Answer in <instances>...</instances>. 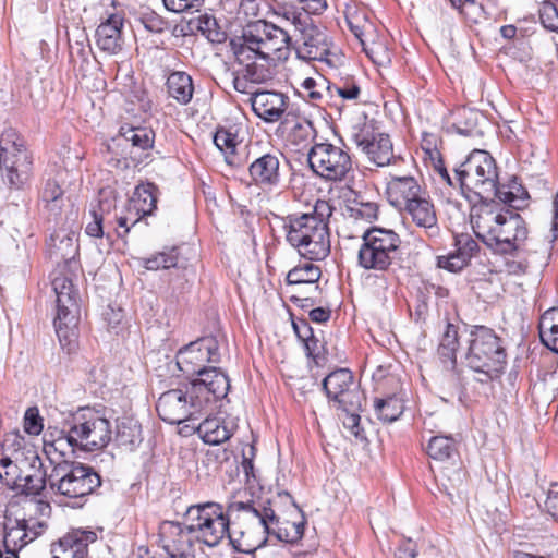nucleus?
<instances>
[{
    "instance_id": "obj_50",
    "label": "nucleus",
    "mask_w": 558,
    "mask_h": 558,
    "mask_svg": "<svg viewBox=\"0 0 558 558\" xmlns=\"http://www.w3.org/2000/svg\"><path fill=\"white\" fill-rule=\"evenodd\" d=\"M326 89L330 96L337 94L345 100L356 99L361 92L360 86L352 80H347L339 83L327 82Z\"/></svg>"
},
{
    "instance_id": "obj_44",
    "label": "nucleus",
    "mask_w": 558,
    "mask_h": 558,
    "mask_svg": "<svg viewBox=\"0 0 558 558\" xmlns=\"http://www.w3.org/2000/svg\"><path fill=\"white\" fill-rule=\"evenodd\" d=\"M307 260L304 264L298 265L292 268L286 278L288 284H302V283H316L320 276V268Z\"/></svg>"
},
{
    "instance_id": "obj_52",
    "label": "nucleus",
    "mask_w": 558,
    "mask_h": 558,
    "mask_svg": "<svg viewBox=\"0 0 558 558\" xmlns=\"http://www.w3.org/2000/svg\"><path fill=\"white\" fill-rule=\"evenodd\" d=\"M362 46L363 50L375 64L379 66H385L390 63V51L388 50L384 43H373L369 47H367L366 44Z\"/></svg>"
},
{
    "instance_id": "obj_41",
    "label": "nucleus",
    "mask_w": 558,
    "mask_h": 558,
    "mask_svg": "<svg viewBox=\"0 0 558 558\" xmlns=\"http://www.w3.org/2000/svg\"><path fill=\"white\" fill-rule=\"evenodd\" d=\"M142 427L136 422H123L118 425L116 442L128 451H133L142 442Z\"/></svg>"
},
{
    "instance_id": "obj_43",
    "label": "nucleus",
    "mask_w": 558,
    "mask_h": 558,
    "mask_svg": "<svg viewBox=\"0 0 558 558\" xmlns=\"http://www.w3.org/2000/svg\"><path fill=\"white\" fill-rule=\"evenodd\" d=\"M457 453V441L452 436H434L427 445V454L434 460H448Z\"/></svg>"
},
{
    "instance_id": "obj_53",
    "label": "nucleus",
    "mask_w": 558,
    "mask_h": 558,
    "mask_svg": "<svg viewBox=\"0 0 558 558\" xmlns=\"http://www.w3.org/2000/svg\"><path fill=\"white\" fill-rule=\"evenodd\" d=\"M539 20L546 29L558 33V9L554 3L549 1L542 3Z\"/></svg>"
},
{
    "instance_id": "obj_10",
    "label": "nucleus",
    "mask_w": 558,
    "mask_h": 558,
    "mask_svg": "<svg viewBox=\"0 0 558 558\" xmlns=\"http://www.w3.org/2000/svg\"><path fill=\"white\" fill-rule=\"evenodd\" d=\"M52 287L57 295V316L53 320L56 333L62 349L71 353L77 343L78 293L65 276H57Z\"/></svg>"
},
{
    "instance_id": "obj_25",
    "label": "nucleus",
    "mask_w": 558,
    "mask_h": 558,
    "mask_svg": "<svg viewBox=\"0 0 558 558\" xmlns=\"http://www.w3.org/2000/svg\"><path fill=\"white\" fill-rule=\"evenodd\" d=\"M386 192L390 204L400 210L425 194L416 179L411 175L391 177Z\"/></svg>"
},
{
    "instance_id": "obj_8",
    "label": "nucleus",
    "mask_w": 558,
    "mask_h": 558,
    "mask_svg": "<svg viewBox=\"0 0 558 558\" xmlns=\"http://www.w3.org/2000/svg\"><path fill=\"white\" fill-rule=\"evenodd\" d=\"M456 182L466 197L473 194L480 202L494 201L498 172L495 159L486 150L474 149L454 170Z\"/></svg>"
},
{
    "instance_id": "obj_16",
    "label": "nucleus",
    "mask_w": 558,
    "mask_h": 558,
    "mask_svg": "<svg viewBox=\"0 0 558 558\" xmlns=\"http://www.w3.org/2000/svg\"><path fill=\"white\" fill-rule=\"evenodd\" d=\"M323 389L329 400L342 411H361L364 393L354 381L353 374L348 368L331 372L323 380Z\"/></svg>"
},
{
    "instance_id": "obj_58",
    "label": "nucleus",
    "mask_w": 558,
    "mask_h": 558,
    "mask_svg": "<svg viewBox=\"0 0 558 558\" xmlns=\"http://www.w3.org/2000/svg\"><path fill=\"white\" fill-rule=\"evenodd\" d=\"M356 217L372 221L378 217V206L376 203H359L356 207L351 208Z\"/></svg>"
},
{
    "instance_id": "obj_55",
    "label": "nucleus",
    "mask_w": 558,
    "mask_h": 558,
    "mask_svg": "<svg viewBox=\"0 0 558 558\" xmlns=\"http://www.w3.org/2000/svg\"><path fill=\"white\" fill-rule=\"evenodd\" d=\"M468 264L469 262L465 259V257H462L458 251L447 256H439L437 260V266L439 268L446 269L450 272H459Z\"/></svg>"
},
{
    "instance_id": "obj_54",
    "label": "nucleus",
    "mask_w": 558,
    "mask_h": 558,
    "mask_svg": "<svg viewBox=\"0 0 558 558\" xmlns=\"http://www.w3.org/2000/svg\"><path fill=\"white\" fill-rule=\"evenodd\" d=\"M44 423L36 407L28 408L24 414V430L28 435L37 436L43 432Z\"/></svg>"
},
{
    "instance_id": "obj_15",
    "label": "nucleus",
    "mask_w": 558,
    "mask_h": 558,
    "mask_svg": "<svg viewBox=\"0 0 558 558\" xmlns=\"http://www.w3.org/2000/svg\"><path fill=\"white\" fill-rule=\"evenodd\" d=\"M351 140L374 165L384 167L390 163L393 157L391 140L389 135L377 132L372 122L355 123L351 129Z\"/></svg>"
},
{
    "instance_id": "obj_48",
    "label": "nucleus",
    "mask_w": 558,
    "mask_h": 558,
    "mask_svg": "<svg viewBox=\"0 0 558 558\" xmlns=\"http://www.w3.org/2000/svg\"><path fill=\"white\" fill-rule=\"evenodd\" d=\"M24 445V438L19 434L7 435L3 444V450L0 452V468L7 469L15 461V457L20 454V449Z\"/></svg>"
},
{
    "instance_id": "obj_40",
    "label": "nucleus",
    "mask_w": 558,
    "mask_h": 558,
    "mask_svg": "<svg viewBox=\"0 0 558 558\" xmlns=\"http://www.w3.org/2000/svg\"><path fill=\"white\" fill-rule=\"evenodd\" d=\"M375 413L378 420L384 423L397 421L404 411L403 400L396 395L387 398H377L374 402Z\"/></svg>"
},
{
    "instance_id": "obj_23",
    "label": "nucleus",
    "mask_w": 558,
    "mask_h": 558,
    "mask_svg": "<svg viewBox=\"0 0 558 558\" xmlns=\"http://www.w3.org/2000/svg\"><path fill=\"white\" fill-rule=\"evenodd\" d=\"M250 101L255 114L271 123L281 119L288 108L289 98L282 93L263 90L255 92Z\"/></svg>"
},
{
    "instance_id": "obj_63",
    "label": "nucleus",
    "mask_w": 558,
    "mask_h": 558,
    "mask_svg": "<svg viewBox=\"0 0 558 558\" xmlns=\"http://www.w3.org/2000/svg\"><path fill=\"white\" fill-rule=\"evenodd\" d=\"M17 457H15V461L11 464V466H7L3 473L0 471V481L5 485H16L20 476V469L16 464Z\"/></svg>"
},
{
    "instance_id": "obj_18",
    "label": "nucleus",
    "mask_w": 558,
    "mask_h": 558,
    "mask_svg": "<svg viewBox=\"0 0 558 558\" xmlns=\"http://www.w3.org/2000/svg\"><path fill=\"white\" fill-rule=\"evenodd\" d=\"M283 159L284 155L278 149L255 157L247 169L251 184L264 191L278 187L282 179L281 163Z\"/></svg>"
},
{
    "instance_id": "obj_19",
    "label": "nucleus",
    "mask_w": 558,
    "mask_h": 558,
    "mask_svg": "<svg viewBox=\"0 0 558 558\" xmlns=\"http://www.w3.org/2000/svg\"><path fill=\"white\" fill-rule=\"evenodd\" d=\"M155 133L153 130L143 126L122 125L119 133L112 137L111 143L108 145L109 150H117L121 148V155L124 160V166L128 167V156L135 162H141V158L133 156L135 149L148 150L153 148Z\"/></svg>"
},
{
    "instance_id": "obj_1",
    "label": "nucleus",
    "mask_w": 558,
    "mask_h": 558,
    "mask_svg": "<svg viewBox=\"0 0 558 558\" xmlns=\"http://www.w3.org/2000/svg\"><path fill=\"white\" fill-rule=\"evenodd\" d=\"M233 512H242L245 519L255 520L264 533H274L281 542H296L304 533L303 523H292V531L282 527L269 499L258 502H232L227 511L222 505L214 501L195 504L186 509L184 517L187 529L196 541L208 547H216L229 533L230 514Z\"/></svg>"
},
{
    "instance_id": "obj_32",
    "label": "nucleus",
    "mask_w": 558,
    "mask_h": 558,
    "mask_svg": "<svg viewBox=\"0 0 558 558\" xmlns=\"http://www.w3.org/2000/svg\"><path fill=\"white\" fill-rule=\"evenodd\" d=\"M168 95L180 105H187L194 94V85L191 75L183 71H174L169 74L166 82Z\"/></svg>"
},
{
    "instance_id": "obj_5",
    "label": "nucleus",
    "mask_w": 558,
    "mask_h": 558,
    "mask_svg": "<svg viewBox=\"0 0 558 558\" xmlns=\"http://www.w3.org/2000/svg\"><path fill=\"white\" fill-rule=\"evenodd\" d=\"M476 235L495 253L515 255L527 240L529 230L523 218L515 213L483 211L474 220Z\"/></svg>"
},
{
    "instance_id": "obj_7",
    "label": "nucleus",
    "mask_w": 558,
    "mask_h": 558,
    "mask_svg": "<svg viewBox=\"0 0 558 558\" xmlns=\"http://www.w3.org/2000/svg\"><path fill=\"white\" fill-rule=\"evenodd\" d=\"M235 59L247 60L246 52L286 60L290 53L291 37L288 32L274 23L257 20L246 24L242 35L231 39Z\"/></svg>"
},
{
    "instance_id": "obj_46",
    "label": "nucleus",
    "mask_w": 558,
    "mask_h": 558,
    "mask_svg": "<svg viewBox=\"0 0 558 558\" xmlns=\"http://www.w3.org/2000/svg\"><path fill=\"white\" fill-rule=\"evenodd\" d=\"M45 207L59 214L63 205V190L54 179H48L40 194Z\"/></svg>"
},
{
    "instance_id": "obj_39",
    "label": "nucleus",
    "mask_w": 558,
    "mask_h": 558,
    "mask_svg": "<svg viewBox=\"0 0 558 558\" xmlns=\"http://www.w3.org/2000/svg\"><path fill=\"white\" fill-rule=\"evenodd\" d=\"M344 21L348 28L359 39L361 45H365L364 36L373 28L366 10L359 9L355 5H349L344 11Z\"/></svg>"
},
{
    "instance_id": "obj_30",
    "label": "nucleus",
    "mask_w": 558,
    "mask_h": 558,
    "mask_svg": "<svg viewBox=\"0 0 558 558\" xmlns=\"http://www.w3.org/2000/svg\"><path fill=\"white\" fill-rule=\"evenodd\" d=\"M452 128L464 136H482L481 123H485L484 116L476 109L460 107L452 112Z\"/></svg>"
},
{
    "instance_id": "obj_27",
    "label": "nucleus",
    "mask_w": 558,
    "mask_h": 558,
    "mask_svg": "<svg viewBox=\"0 0 558 558\" xmlns=\"http://www.w3.org/2000/svg\"><path fill=\"white\" fill-rule=\"evenodd\" d=\"M39 531L33 532L29 536V531H33L34 526H31L27 520H15L13 525H4V548H11L13 550H21L28 543L37 538L47 527L45 522H36Z\"/></svg>"
},
{
    "instance_id": "obj_4",
    "label": "nucleus",
    "mask_w": 558,
    "mask_h": 558,
    "mask_svg": "<svg viewBox=\"0 0 558 558\" xmlns=\"http://www.w3.org/2000/svg\"><path fill=\"white\" fill-rule=\"evenodd\" d=\"M464 362L469 368L480 374V383L497 379L507 365V350L504 340L494 329L484 325L470 327Z\"/></svg>"
},
{
    "instance_id": "obj_64",
    "label": "nucleus",
    "mask_w": 558,
    "mask_h": 558,
    "mask_svg": "<svg viewBox=\"0 0 558 558\" xmlns=\"http://www.w3.org/2000/svg\"><path fill=\"white\" fill-rule=\"evenodd\" d=\"M417 554L416 544L411 539L401 542L396 551V558H415Z\"/></svg>"
},
{
    "instance_id": "obj_62",
    "label": "nucleus",
    "mask_w": 558,
    "mask_h": 558,
    "mask_svg": "<svg viewBox=\"0 0 558 558\" xmlns=\"http://www.w3.org/2000/svg\"><path fill=\"white\" fill-rule=\"evenodd\" d=\"M292 326L296 337L301 340V342L314 336L313 328L311 327L310 323L304 318L293 320Z\"/></svg>"
},
{
    "instance_id": "obj_49",
    "label": "nucleus",
    "mask_w": 558,
    "mask_h": 558,
    "mask_svg": "<svg viewBox=\"0 0 558 558\" xmlns=\"http://www.w3.org/2000/svg\"><path fill=\"white\" fill-rule=\"evenodd\" d=\"M316 130L313 123L307 119L295 121L290 132V140L295 145L310 143L314 140Z\"/></svg>"
},
{
    "instance_id": "obj_42",
    "label": "nucleus",
    "mask_w": 558,
    "mask_h": 558,
    "mask_svg": "<svg viewBox=\"0 0 558 558\" xmlns=\"http://www.w3.org/2000/svg\"><path fill=\"white\" fill-rule=\"evenodd\" d=\"M251 520L255 523L258 530L263 531L260 527H258L255 520ZM262 534L263 539L256 542L252 541L250 535H247V533L244 531L229 530L227 536L229 537L234 550L243 554H253L265 544L267 536H270V534L264 532H262ZM271 535L276 537L274 533H271Z\"/></svg>"
},
{
    "instance_id": "obj_28",
    "label": "nucleus",
    "mask_w": 558,
    "mask_h": 558,
    "mask_svg": "<svg viewBox=\"0 0 558 558\" xmlns=\"http://www.w3.org/2000/svg\"><path fill=\"white\" fill-rule=\"evenodd\" d=\"M402 210L411 217L412 221L417 227L430 231L432 234L437 232L436 210L426 193L412 203H409Z\"/></svg>"
},
{
    "instance_id": "obj_22",
    "label": "nucleus",
    "mask_w": 558,
    "mask_h": 558,
    "mask_svg": "<svg viewBox=\"0 0 558 558\" xmlns=\"http://www.w3.org/2000/svg\"><path fill=\"white\" fill-rule=\"evenodd\" d=\"M124 26V15L122 13H111L98 25L95 38L97 47L109 53L117 54L122 50V28Z\"/></svg>"
},
{
    "instance_id": "obj_61",
    "label": "nucleus",
    "mask_w": 558,
    "mask_h": 558,
    "mask_svg": "<svg viewBox=\"0 0 558 558\" xmlns=\"http://www.w3.org/2000/svg\"><path fill=\"white\" fill-rule=\"evenodd\" d=\"M317 85V82L312 77L305 78L304 82L302 83V87L304 88V90L307 92L308 99L314 105H319V102H322L324 98V94L320 90L316 89Z\"/></svg>"
},
{
    "instance_id": "obj_36",
    "label": "nucleus",
    "mask_w": 558,
    "mask_h": 558,
    "mask_svg": "<svg viewBox=\"0 0 558 558\" xmlns=\"http://www.w3.org/2000/svg\"><path fill=\"white\" fill-rule=\"evenodd\" d=\"M116 208L114 198H99L98 204L89 211L90 221L86 223L85 233L90 238L101 239L106 235L104 223L111 210Z\"/></svg>"
},
{
    "instance_id": "obj_45",
    "label": "nucleus",
    "mask_w": 558,
    "mask_h": 558,
    "mask_svg": "<svg viewBox=\"0 0 558 558\" xmlns=\"http://www.w3.org/2000/svg\"><path fill=\"white\" fill-rule=\"evenodd\" d=\"M214 143L217 148L225 154V158L230 166H240L236 160V136L228 130L220 129L214 135Z\"/></svg>"
},
{
    "instance_id": "obj_9",
    "label": "nucleus",
    "mask_w": 558,
    "mask_h": 558,
    "mask_svg": "<svg viewBox=\"0 0 558 558\" xmlns=\"http://www.w3.org/2000/svg\"><path fill=\"white\" fill-rule=\"evenodd\" d=\"M402 240L392 229L371 227L362 234L357 265L368 271H389L400 259Z\"/></svg>"
},
{
    "instance_id": "obj_47",
    "label": "nucleus",
    "mask_w": 558,
    "mask_h": 558,
    "mask_svg": "<svg viewBox=\"0 0 558 558\" xmlns=\"http://www.w3.org/2000/svg\"><path fill=\"white\" fill-rule=\"evenodd\" d=\"M178 263V248L171 247L151 255L143 260V266L147 270L169 269L175 267Z\"/></svg>"
},
{
    "instance_id": "obj_38",
    "label": "nucleus",
    "mask_w": 558,
    "mask_h": 558,
    "mask_svg": "<svg viewBox=\"0 0 558 558\" xmlns=\"http://www.w3.org/2000/svg\"><path fill=\"white\" fill-rule=\"evenodd\" d=\"M458 348V327L451 323H447L437 350L438 355L446 367L451 369L456 368Z\"/></svg>"
},
{
    "instance_id": "obj_20",
    "label": "nucleus",
    "mask_w": 558,
    "mask_h": 558,
    "mask_svg": "<svg viewBox=\"0 0 558 558\" xmlns=\"http://www.w3.org/2000/svg\"><path fill=\"white\" fill-rule=\"evenodd\" d=\"M161 534L165 539L163 548L170 558H192L194 548L187 524L167 521L161 525Z\"/></svg>"
},
{
    "instance_id": "obj_12",
    "label": "nucleus",
    "mask_w": 558,
    "mask_h": 558,
    "mask_svg": "<svg viewBox=\"0 0 558 558\" xmlns=\"http://www.w3.org/2000/svg\"><path fill=\"white\" fill-rule=\"evenodd\" d=\"M69 424L83 451L101 450L112 439L111 423L99 410L81 409L71 416Z\"/></svg>"
},
{
    "instance_id": "obj_3",
    "label": "nucleus",
    "mask_w": 558,
    "mask_h": 558,
    "mask_svg": "<svg viewBox=\"0 0 558 558\" xmlns=\"http://www.w3.org/2000/svg\"><path fill=\"white\" fill-rule=\"evenodd\" d=\"M333 207L317 199L312 211L282 218L286 241L307 260H324L330 254L329 219Z\"/></svg>"
},
{
    "instance_id": "obj_21",
    "label": "nucleus",
    "mask_w": 558,
    "mask_h": 558,
    "mask_svg": "<svg viewBox=\"0 0 558 558\" xmlns=\"http://www.w3.org/2000/svg\"><path fill=\"white\" fill-rule=\"evenodd\" d=\"M96 539L93 531L73 530L52 545V558H88V545Z\"/></svg>"
},
{
    "instance_id": "obj_13",
    "label": "nucleus",
    "mask_w": 558,
    "mask_h": 558,
    "mask_svg": "<svg viewBox=\"0 0 558 558\" xmlns=\"http://www.w3.org/2000/svg\"><path fill=\"white\" fill-rule=\"evenodd\" d=\"M0 163L2 175L13 187L22 186L28 179L32 160L24 140L13 128H7L0 136Z\"/></svg>"
},
{
    "instance_id": "obj_33",
    "label": "nucleus",
    "mask_w": 558,
    "mask_h": 558,
    "mask_svg": "<svg viewBox=\"0 0 558 558\" xmlns=\"http://www.w3.org/2000/svg\"><path fill=\"white\" fill-rule=\"evenodd\" d=\"M31 466L34 469L33 473L20 477L16 485L21 486L26 495L39 496L48 485V474L43 470V462L35 452L32 456Z\"/></svg>"
},
{
    "instance_id": "obj_35",
    "label": "nucleus",
    "mask_w": 558,
    "mask_h": 558,
    "mask_svg": "<svg viewBox=\"0 0 558 558\" xmlns=\"http://www.w3.org/2000/svg\"><path fill=\"white\" fill-rule=\"evenodd\" d=\"M541 342L558 354V307L545 311L538 322Z\"/></svg>"
},
{
    "instance_id": "obj_29",
    "label": "nucleus",
    "mask_w": 558,
    "mask_h": 558,
    "mask_svg": "<svg viewBox=\"0 0 558 558\" xmlns=\"http://www.w3.org/2000/svg\"><path fill=\"white\" fill-rule=\"evenodd\" d=\"M213 412L205 414L206 418L197 425L196 432L205 444L216 446L229 440L233 430L219 417L211 416Z\"/></svg>"
},
{
    "instance_id": "obj_31",
    "label": "nucleus",
    "mask_w": 558,
    "mask_h": 558,
    "mask_svg": "<svg viewBox=\"0 0 558 558\" xmlns=\"http://www.w3.org/2000/svg\"><path fill=\"white\" fill-rule=\"evenodd\" d=\"M245 54H247V60H235L244 66V76L251 83L260 84L272 77L270 60H275L274 57L257 56L254 52H246Z\"/></svg>"
},
{
    "instance_id": "obj_57",
    "label": "nucleus",
    "mask_w": 558,
    "mask_h": 558,
    "mask_svg": "<svg viewBox=\"0 0 558 558\" xmlns=\"http://www.w3.org/2000/svg\"><path fill=\"white\" fill-rule=\"evenodd\" d=\"M457 251L470 262L471 257L478 250V244L469 234H461L456 238Z\"/></svg>"
},
{
    "instance_id": "obj_34",
    "label": "nucleus",
    "mask_w": 558,
    "mask_h": 558,
    "mask_svg": "<svg viewBox=\"0 0 558 558\" xmlns=\"http://www.w3.org/2000/svg\"><path fill=\"white\" fill-rule=\"evenodd\" d=\"M48 254L56 263L61 260L69 262L78 253V245L75 243L73 234L54 233L47 243Z\"/></svg>"
},
{
    "instance_id": "obj_60",
    "label": "nucleus",
    "mask_w": 558,
    "mask_h": 558,
    "mask_svg": "<svg viewBox=\"0 0 558 558\" xmlns=\"http://www.w3.org/2000/svg\"><path fill=\"white\" fill-rule=\"evenodd\" d=\"M344 412L347 414L345 417L343 418L344 427L350 429L351 433L355 437H359L361 432L363 430L360 425L361 416L359 415V411H344Z\"/></svg>"
},
{
    "instance_id": "obj_17",
    "label": "nucleus",
    "mask_w": 558,
    "mask_h": 558,
    "mask_svg": "<svg viewBox=\"0 0 558 558\" xmlns=\"http://www.w3.org/2000/svg\"><path fill=\"white\" fill-rule=\"evenodd\" d=\"M300 32V39L295 47L298 58L332 65V61L329 59L331 40L326 31L311 22L305 23Z\"/></svg>"
},
{
    "instance_id": "obj_6",
    "label": "nucleus",
    "mask_w": 558,
    "mask_h": 558,
    "mask_svg": "<svg viewBox=\"0 0 558 558\" xmlns=\"http://www.w3.org/2000/svg\"><path fill=\"white\" fill-rule=\"evenodd\" d=\"M226 400L207 395L197 385H186L161 393L156 404L159 417L169 424L197 421L210 411L221 410Z\"/></svg>"
},
{
    "instance_id": "obj_14",
    "label": "nucleus",
    "mask_w": 558,
    "mask_h": 558,
    "mask_svg": "<svg viewBox=\"0 0 558 558\" xmlns=\"http://www.w3.org/2000/svg\"><path fill=\"white\" fill-rule=\"evenodd\" d=\"M312 171L326 181L339 182L352 171V159L343 147L328 142L315 143L307 153Z\"/></svg>"
},
{
    "instance_id": "obj_56",
    "label": "nucleus",
    "mask_w": 558,
    "mask_h": 558,
    "mask_svg": "<svg viewBox=\"0 0 558 558\" xmlns=\"http://www.w3.org/2000/svg\"><path fill=\"white\" fill-rule=\"evenodd\" d=\"M167 10L181 13L187 10H196L198 11L203 5L205 0H162Z\"/></svg>"
},
{
    "instance_id": "obj_24",
    "label": "nucleus",
    "mask_w": 558,
    "mask_h": 558,
    "mask_svg": "<svg viewBox=\"0 0 558 558\" xmlns=\"http://www.w3.org/2000/svg\"><path fill=\"white\" fill-rule=\"evenodd\" d=\"M75 438L70 425L68 430L61 429L45 435L44 453L52 468L58 463L71 462L65 456L69 450L73 453L76 448L78 449V441H75Z\"/></svg>"
},
{
    "instance_id": "obj_37",
    "label": "nucleus",
    "mask_w": 558,
    "mask_h": 558,
    "mask_svg": "<svg viewBox=\"0 0 558 558\" xmlns=\"http://www.w3.org/2000/svg\"><path fill=\"white\" fill-rule=\"evenodd\" d=\"M497 198L501 203L513 209H521L526 205L529 199L527 191L513 178L508 184L496 183V193L494 199Z\"/></svg>"
},
{
    "instance_id": "obj_51",
    "label": "nucleus",
    "mask_w": 558,
    "mask_h": 558,
    "mask_svg": "<svg viewBox=\"0 0 558 558\" xmlns=\"http://www.w3.org/2000/svg\"><path fill=\"white\" fill-rule=\"evenodd\" d=\"M198 29L211 43H222L227 37L226 33L219 27L216 19L209 15L199 17Z\"/></svg>"
},
{
    "instance_id": "obj_2",
    "label": "nucleus",
    "mask_w": 558,
    "mask_h": 558,
    "mask_svg": "<svg viewBox=\"0 0 558 558\" xmlns=\"http://www.w3.org/2000/svg\"><path fill=\"white\" fill-rule=\"evenodd\" d=\"M219 343L215 337H204L181 348L174 367L186 377H193L186 385H197L207 395L227 399L230 389L228 375L219 367L209 365L220 363Z\"/></svg>"
},
{
    "instance_id": "obj_11",
    "label": "nucleus",
    "mask_w": 558,
    "mask_h": 558,
    "mask_svg": "<svg viewBox=\"0 0 558 558\" xmlns=\"http://www.w3.org/2000/svg\"><path fill=\"white\" fill-rule=\"evenodd\" d=\"M100 485V475L92 466L76 461L58 463L48 474L49 489L70 499L84 498Z\"/></svg>"
},
{
    "instance_id": "obj_59",
    "label": "nucleus",
    "mask_w": 558,
    "mask_h": 558,
    "mask_svg": "<svg viewBox=\"0 0 558 558\" xmlns=\"http://www.w3.org/2000/svg\"><path fill=\"white\" fill-rule=\"evenodd\" d=\"M142 23L146 29L153 33H161L166 27V22L155 13L145 14Z\"/></svg>"
},
{
    "instance_id": "obj_26",
    "label": "nucleus",
    "mask_w": 558,
    "mask_h": 558,
    "mask_svg": "<svg viewBox=\"0 0 558 558\" xmlns=\"http://www.w3.org/2000/svg\"><path fill=\"white\" fill-rule=\"evenodd\" d=\"M158 186L151 182L140 183L133 193L128 208L129 214L135 213L132 226L136 225L141 218L151 216L157 209Z\"/></svg>"
}]
</instances>
